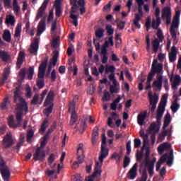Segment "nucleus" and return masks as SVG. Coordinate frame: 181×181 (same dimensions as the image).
I'll return each instance as SVG.
<instances>
[{
	"label": "nucleus",
	"instance_id": "57",
	"mask_svg": "<svg viewBox=\"0 0 181 181\" xmlns=\"http://www.w3.org/2000/svg\"><path fill=\"white\" fill-rule=\"evenodd\" d=\"M86 128H87V124H86V122L82 121L81 122V127H80L79 132H81V134H83L84 131H86Z\"/></svg>",
	"mask_w": 181,
	"mask_h": 181
},
{
	"label": "nucleus",
	"instance_id": "49",
	"mask_svg": "<svg viewBox=\"0 0 181 181\" xmlns=\"http://www.w3.org/2000/svg\"><path fill=\"white\" fill-rule=\"evenodd\" d=\"M106 30H107V35H109V36H111V35H114V28H112V25H107Z\"/></svg>",
	"mask_w": 181,
	"mask_h": 181
},
{
	"label": "nucleus",
	"instance_id": "41",
	"mask_svg": "<svg viewBox=\"0 0 181 181\" xmlns=\"http://www.w3.org/2000/svg\"><path fill=\"white\" fill-rule=\"evenodd\" d=\"M27 74L28 80H32L33 78V74H35V68L33 66L29 67Z\"/></svg>",
	"mask_w": 181,
	"mask_h": 181
},
{
	"label": "nucleus",
	"instance_id": "60",
	"mask_svg": "<svg viewBox=\"0 0 181 181\" xmlns=\"http://www.w3.org/2000/svg\"><path fill=\"white\" fill-rule=\"evenodd\" d=\"M111 95H110V93L108 91H105L103 97V101H108Z\"/></svg>",
	"mask_w": 181,
	"mask_h": 181
},
{
	"label": "nucleus",
	"instance_id": "22",
	"mask_svg": "<svg viewBox=\"0 0 181 181\" xmlns=\"http://www.w3.org/2000/svg\"><path fill=\"white\" fill-rule=\"evenodd\" d=\"M177 56V49L176 46L173 45L171 48V52L169 53V61L170 63L176 61V57Z\"/></svg>",
	"mask_w": 181,
	"mask_h": 181
},
{
	"label": "nucleus",
	"instance_id": "29",
	"mask_svg": "<svg viewBox=\"0 0 181 181\" xmlns=\"http://www.w3.org/2000/svg\"><path fill=\"white\" fill-rule=\"evenodd\" d=\"M160 41H159V40H158V38L154 39L152 42V47H153V51L154 52V53H157L158 50H159V46L160 45Z\"/></svg>",
	"mask_w": 181,
	"mask_h": 181
},
{
	"label": "nucleus",
	"instance_id": "26",
	"mask_svg": "<svg viewBox=\"0 0 181 181\" xmlns=\"http://www.w3.org/2000/svg\"><path fill=\"white\" fill-rule=\"evenodd\" d=\"M0 59H1L2 62L6 63L11 59V55L8 54V52L0 49Z\"/></svg>",
	"mask_w": 181,
	"mask_h": 181
},
{
	"label": "nucleus",
	"instance_id": "58",
	"mask_svg": "<svg viewBox=\"0 0 181 181\" xmlns=\"http://www.w3.org/2000/svg\"><path fill=\"white\" fill-rule=\"evenodd\" d=\"M37 101H39V95L35 94L31 100V104H33V105H37Z\"/></svg>",
	"mask_w": 181,
	"mask_h": 181
},
{
	"label": "nucleus",
	"instance_id": "51",
	"mask_svg": "<svg viewBox=\"0 0 181 181\" xmlns=\"http://www.w3.org/2000/svg\"><path fill=\"white\" fill-rule=\"evenodd\" d=\"M105 71V74H108L109 73L114 74L115 72V66H110L109 67H107Z\"/></svg>",
	"mask_w": 181,
	"mask_h": 181
},
{
	"label": "nucleus",
	"instance_id": "45",
	"mask_svg": "<svg viewBox=\"0 0 181 181\" xmlns=\"http://www.w3.org/2000/svg\"><path fill=\"white\" fill-rule=\"evenodd\" d=\"M104 29L103 28H99L98 30H96L95 31V37H97V39H101V37H103L104 36Z\"/></svg>",
	"mask_w": 181,
	"mask_h": 181
},
{
	"label": "nucleus",
	"instance_id": "62",
	"mask_svg": "<svg viewBox=\"0 0 181 181\" xmlns=\"http://www.w3.org/2000/svg\"><path fill=\"white\" fill-rule=\"evenodd\" d=\"M142 143L141 142V139H134V148H137L141 146V144Z\"/></svg>",
	"mask_w": 181,
	"mask_h": 181
},
{
	"label": "nucleus",
	"instance_id": "35",
	"mask_svg": "<svg viewBox=\"0 0 181 181\" xmlns=\"http://www.w3.org/2000/svg\"><path fill=\"white\" fill-rule=\"evenodd\" d=\"M121 100H122V98L121 97V95H118V97L113 101V103H112L110 104L111 110H112L113 111H116L117 105L118 103H119V101H121Z\"/></svg>",
	"mask_w": 181,
	"mask_h": 181
},
{
	"label": "nucleus",
	"instance_id": "55",
	"mask_svg": "<svg viewBox=\"0 0 181 181\" xmlns=\"http://www.w3.org/2000/svg\"><path fill=\"white\" fill-rule=\"evenodd\" d=\"M148 180V173L146 172V170H144L141 174V177L140 181H146Z\"/></svg>",
	"mask_w": 181,
	"mask_h": 181
},
{
	"label": "nucleus",
	"instance_id": "11",
	"mask_svg": "<svg viewBox=\"0 0 181 181\" xmlns=\"http://www.w3.org/2000/svg\"><path fill=\"white\" fill-rule=\"evenodd\" d=\"M46 158V151L42 148H37L33 154V160L36 161L41 160L43 162L44 159Z\"/></svg>",
	"mask_w": 181,
	"mask_h": 181
},
{
	"label": "nucleus",
	"instance_id": "8",
	"mask_svg": "<svg viewBox=\"0 0 181 181\" xmlns=\"http://www.w3.org/2000/svg\"><path fill=\"white\" fill-rule=\"evenodd\" d=\"M0 173L1 174L3 180L9 181L11 179V171H9V168L5 164V161L4 159L0 160Z\"/></svg>",
	"mask_w": 181,
	"mask_h": 181
},
{
	"label": "nucleus",
	"instance_id": "48",
	"mask_svg": "<svg viewBox=\"0 0 181 181\" xmlns=\"http://www.w3.org/2000/svg\"><path fill=\"white\" fill-rule=\"evenodd\" d=\"M15 22V16H9L6 18V23H7L8 25H13Z\"/></svg>",
	"mask_w": 181,
	"mask_h": 181
},
{
	"label": "nucleus",
	"instance_id": "54",
	"mask_svg": "<svg viewBox=\"0 0 181 181\" xmlns=\"http://www.w3.org/2000/svg\"><path fill=\"white\" fill-rule=\"evenodd\" d=\"M56 160V155L51 153L48 158V164L50 165Z\"/></svg>",
	"mask_w": 181,
	"mask_h": 181
},
{
	"label": "nucleus",
	"instance_id": "33",
	"mask_svg": "<svg viewBox=\"0 0 181 181\" xmlns=\"http://www.w3.org/2000/svg\"><path fill=\"white\" fill-rule=\"evenodd\" d=\"M78 118V117L77 116V113L76 112V110L71 111L69 125H74V123L76 122Z\"/></svg>",
	"mask_w": 181,
	"mask_h": 181
},
{
	"label": "nucleus",
	"instance_id": "9",
	"mask_svg": "<svg viewBox=\"0 0 181 181\" xmlns=\"http://www.w3.org/2000/svg\"><path fill=\"white\" fill-rule=\"evenodd\" d=\"M161 18L165 21L166 25H170L172 22V9L169 6L164 7L161 11Z\"/></svg>",
	"mask_w": 181,
	"mask_h": 181
},
{
	"label": "nucleus",
	"instance_id": "39",
	"mask_svg": "<svg viewBox=\"0 0 181 181\" xmlns=\"http://www.w3.org/2000/svg\"><path fill=\"white\" fill-rule=\"evenodd\" d=\"M21 32H22V24L18 23L16 28L15 34H14L15 37H20Z\"/></svg>",
	"mask_w": 181,
	"mask_h": 181
},
{
	"label": "nucleus",
	"instance_id": "47",
	"mask_svg": "<svg viewBox=\"0 0 181 181\" xmlns=\"http://www.w3.org/2000/svg\"><path fill=\"white\" fill-rule=\"evenodd\" d=\"M157 39L161 43L165 40V36H163V33L162 32V30H158L157 31Z\"/></svg>",
	"mask_w": 181,
	"mask_h": 181
},
{
	"label": "nucleus",
	"instance_id": "38",
	"mask_svg": "<svg viewBox=\"0 0 181 181\" xmlns=\"http://www.w3.org/2000/svg\"><path fill=\"white\" fill-rule=\"evenodd\" d=\"M155 16L157 19V26H160V9L159 7H157L155 10Z\"/></svg>",
	"mask_w": 181,
	"mask_h": 181
},
{
	"label": "nucleus",
	"instance_id": "5",
	"mask_svg": "<svg viewBox=\"0 0 181 181\" xmlns=\"http://www.w3.org/2000/svg\"><path fill=\"white\" fill-rule=\"evenodd\" d=\"M47 58L45 59L40 64L38 68V75L39 79L37 80V86L40 90H42L45 87V74H46V67H47Z\"/></svg>",
	"mask_w": 181,
	"mask_h": 181
},
{
	"label": "nucleus",
	"instance_id": "56",
	"mask_svg": "<svg viewBox=\"0 0 181 181\" xmlns=\"http://www.w3.org/2000/svg\"><path fill=\"white\" fill-rule=\"evenodd\" d=\"M12 0H4V5L5 8H7L8 9L12 8Z\"/></svg>",
	"mask_w": 181,
	"mask_h": 181
},
{
	"label": "nucleus",
	"instance_id": "63",
	"mask_svg": "<svg viewBox=\"0 0 181 181\" xmlns=\"http://www.w3.org/2000/svg\"><path fill=\"white\" fill-rule=\"evenodd\" d=\"M126 149H127V155H131V141H129L127 143Z\"/></svg>",
	"mask_w": 181,
	"mask_h": 181
},
{
	"label": "nucleus",
	"instance_id": "34",
	"mask_svg": "<svg viewBox=\"0 0 181 181\" xmlns=\"http://www.w3.org/2000/svg\"><path fill=\"white\" fill-rule=\"evenodd\" d=\"M23 60H25V53L21 52L19 53L17 59V67H18V69L23 64Z\"/></svg>",
	"mask_w": 181,
	"mask_h": 181
},
{
	"label": "nucleus",
	"instance_id": "52",
	"mask_svg": "<svg viewBox=\"0 0 181 181\" xmlns=\"http://www.w3.org/2000/svg\"><path fill=\"white\" fill-rule=\"evenodd\" d=\"M177 28H179V20L174 18L170 29H177Z\"/></svg>",
	"mask_w": 181,
	"mask_h": 181
},
{
	"label": "nucleus",
	"instance_id": "36",
	"mask_svg": "<svg viewBox=\"0 0 181 181\" xmlns=\"http://www.w3.org/2000/svg\"><path fill=\"white\" fill-rule=\"evenodd\" d=\"M3 39L9 43L11 42V31L9 30H5L3 33Z\"/></svg>",
	"mask_w": 181,
	"mask_h": 181
},
{
	"label": "nucleus",
	"instance_id": "28",
	"mask_svg": "<svg viewBox=\"0 0 181 181\" xmlns=\"http://www.w3.org/2000/svg\"><path fill=\"white\" fill-rule=\"evenodd\" d=\"M13 11L16 15H19L21 13V6H19L18 0H13Z\"/></svg>",
	"mask_w": 181,
	"mask_h": 181
},
{
	"label": "nucleus",
	"instance_id": "10",
	"mask_svg": "<svg viewBox=\"0 0 181 181\" xmlns=\"http://www.w3.org/2000/svg\"><path fill=\"white\" fill-rule=\"evenodd\" d=\"M156 80L153 82V88H157V90H162V85L163 84V64H162V71L160 73H156Z\"/></svg>",
	"mask_w": 181,
	"mask_h": 181
},
{
	"label": "nucleus",
	"instance_id": "23",
	"mask_svg": "<svg viewBox=\"0 0 181 181\" xmlns=\"http://www.w3.org/2000/svg\"><path fill=\"white\" fill-rule=\"evenodd\" d=\"M109 151L106 147H102L100 150V156H99V160L103 164V162H104V159L108 156Z\"/></svg>",
	"mask_w": 181,
	"mask_h": 181
},
{
	"label": "nucleus",
	"instance_id": "13",
	"mask_svg": "<svg viewBox=\"0 0 181 181\" xmlns=\"http://www.w3.org/2000/svg\"><path fill=\"white\" fill-rule=\"evenodd\" d=\"M3 146L6 149H8V148H11L13 144V140L12 139V136L10 134H6L2 141Z\"/></svg>",
	"mask_w": 181,
	"mask_h": 181
},
{
	"label": "nucleus",
	"instance_id": "21",
	"mask_svg": "<svg viewBox=\"0 0 181 181\" xmlns=\"http://www.w3.org/2000/svg\"><path fill=\"white\" fill-rule=\"evenodd\" d=\"M146 168H148V173L150 175V176H153V169L155 168V160L152 161L151 163V161H149V159H147L146 161V164H145Z\"/></svg>",
	"mask_w": 181,
	"mask_h": 181
},
{
	"label": "nucleus",
	"instance_id": "44",
	"mask_svg": "<svg viewBox=\"0 0 181 181\" xmlns=\"http://www.w3.org/2000/svg\"><path fill=\"white\" fill-rule=\"evenodd\" d=\"M129 163H131V158L127 156H124V158L123 160L124 169H126V168H128V166H129Z\"/></svg>",
	"mask_w": 181,
	"mask_h": 181
},
{
	"label": "nucleus",
	"instance_id": "31",
	"mask_svg": "<svg viewBox=\"0 0 181 181\" xmlns=\"http://www.w3.org/2000/svg\"><path fill=\"white\" fill-rule=\"evenodd\" d=\"M136 2L138 5L139 13L137 15H139L140 18H142V16H144V11H142V6L144 5V0H136Z\"/></svg>",
	"mask_w": 181,
	"mask_h": 181
},
{
	"label": "nucleus",
	"instance_id": "24",
	"mask_svg": "<svg viewBox=\"0 0 181 181\" xmlns=\"http://www.w3.org/2000/svg\"><path fill=\"white\" fill-rule=\"evenodd\" d=\"M11 74V70L9 68H6L3 73V77L0 80V86H4L5 83H6V80H8V77H9V74Z\"/></svg>",
	"mask_w": 181,
	"mask_h": 181
},
{
	"label": "nucleus",
	"instance_id": "27",
	"mask_svg": "<svg viewBox=\"0 0 181 181\" xmlns=\"http://www.w3.org/2000/svg\"><path fill=\"white\" fill-rule=\"evenodd\" d=\"M23 142H25V134L21 133L19 141L17 143V145L14 148L19 151L21 149V146H23Z\"/></svg>",
	"mask_w": 181,
	"mask_h": 181
},
{
	"label": "nucleus",
	"instance_id": "46",
	"mask_svg": "<svg viewBox=\"0 0 181 181\" xmlns=\"http://www.w3.org/2000/svg\"><path fill=\"white\" fill-rule=\"evenodd\" d=\"M47 124H49V120L45 119L41 124V128L40 129V132H45L46 131V128H47Z\"/></svg>",
	"mask_w": 181,
	"mask_h": 181
},
{
	"label": "nucleus",
	"instance_id": "50",
	"mask_svg": "<svg viewBox=\"0 0 181 181\" xmlns=\"http://www.w3.org/2000/svg\"><path fill=\"white\" fill-rule=\"evenodd\" d=\"M77 156H78V163H83L84 162V153H77Z\"/></svg>",
	"mask_w": 181,
	"mask_h": 181
},
{
	"label": "nucleus",
	"instance_id": "25",
	"mask_svg": "<svg viewBox=\"0 0 181 181\" xmlns=\"http://www.w3.org/2000/svg\"><path fill=\"white\" fill-rule=\"evenodd\" d=\"M57 59H59V51L54 50L52 58L50 59L49 65L54 67L57 64Z\"/></svg>",
	"mask_w": 181,
	"mask_h": 181
},
{
	"label": "nucleus",
	"instance_id": "20",
	"mask_svg": "<svg viewBox=\"0 0 181 181\" xmlns=\"http://www.w3.org/2000/svg\"><path fill=\"white\" fill-rule=\"evenodd\" d=\"M181 83V77L180 75H175L173 83H171V88L174 91L177 90V87L180 86Z\"/></svg>",
	"mask_w": 181,
	"mask_h": 181
},
{
	"label": "nucleus",
	"instance_id": "40",
	"mask_svg": "<svg viewBox=\"0 0 181 181\" xmlns=\"http://www.w3.org/2000/svg\"><path fill=\"white\" fill-rule=\"evenodd\" d=\"M168 134L169 131L164 129L163 132L158 136V141L163 142V141H165V138Z\"/></svg>",
	"mask_w": 181,
	"mask_h": 181
},
{
	"label": "nucleus",
	"instance_id": "42",
	"mask_svg": "<svg viewBox=\"0 0 181 181\" xmlns=\"http://www.w3.org/2000/svg\"><path fill=\"white\" fill-rule=\"evenodd\" d=\"M141 21V16L139 14H136L135 18L134 19V24L138 29H141V24H139V21Z\"/></svg>",
	"mask_w": 181,
	"mask_h": 181
},
{
	"label": "nucleus",
	"instance_id": "16",
	"mask_svg": "<svg viewBox=\"0 0 181 181\" xmlns=\"http://www.w3.org/2000/svg\"><path fill=\"white\" fill-rule=\"evenodd\" d=\"M46 30V18H42L37 27V35L40 36Z\"/></svg>",
	"mask_w": 181,
	"mask_h": 181
},
{
	"label": "nucleus",
	"instance_id": "7",
	"mask_svg": "<svg viewBox=\"0 0 181 181\" xmlns=\"http://www.w3.org/2000/svg\"><path fill=\"white\" fill-rule=\"evenodd\" d=\"M53 101H54V90H50L44 102V107H48L45 110V114L47 117H49L50 113L53 112V107H54Z\"/></svg>",
	"mask_w": 181,
	"mask_h": 181
},
{
	"label": "nucleus",
	"instance_id": "18",
	"mask_svg": "<svg viewBox=\"0 0 181 181\" xmlns=\"http://www.w3.org/2000/svg\"><path fill=\"white\" fill-rule=\"evenodd\" d=\"M147 117H148V111L146 110V111L140 112L137 116V122H138L139 125L142 127V125H144Z\"/></svg>",
	"mask_w": 181,
	"mask_h": 181
},
{
	"label": "nucleus",
	"instance_id": "37",
	"mask_svg": "<svg viewBox=\"0 0 181 181\" xmlns=\"http://www.w3.org/2000/svg\"><path fill=\"white\" fill-rule=\"evenodd\" d=\"M98 127H95L93 129V132L92 133V142L93 144L95 143V141H97V137L98 136Z\"/></svg>",
	"mask_w": 181,
	"mask_h": 181
},
{
	"label": "nucleus",
	"instance_id": "64",
	"mask_svg": "<svg viewBox=\"0 0 181 181\" xmlns=\"http://www.w3.org/2000/svg\"><path fill=\"white\" fill-rule=\"evenodd\" d=\"M146 28L147 32L148 30H149V29H151V17L147 18V20L146 21Z\"/></svg>",
	"mask_w": 181,
	"mask_h": 181
},
{
	"label": "nucleus",
	"instance_id": "30",
	"mask_svg": "<svg viewBox=\"0 0 181 181\" xmlns=\"http://www.w3.org/2000/svg\"><path fill=\"white\" fill-rule=\"evenodd\" d=\"M170 121H172V117L170 116V114L167 113L164 117L163 129H166V128H168V125L170 124Z\"/></svg>",
	"mask_w": 181,
	"mask_h": 181
},
{
	"label": "nucleus",
	"instance_id": "61",
	"mask_svg": "<svg viewBox=\"0 0 181 181\" xmlns=\"http://www.w3.org/2000/svg\"><path fill=\"white\" fill-rule=\"evenodd\" d=\"M125 25H127V22L120 21L119 23L117 24V27L119 29L122 30V29L125 28Z\"/></svg>",
	"mask_w": 181,
	"mask_h": 181
},
{
	"label": "nucleus",
	"instance_id": "32",
	"mask_svg": "<svg viewBox=\"0 0 181 181\" xmlns=\"http://www.w3.org/2000/svg\"><path fill=\"white\" fill-rule=\"evenodd\" d=\"M170 108L174 114H175V112H177V110H179V108H180V105L177 103V98H175V100L173 102Z\"/></svg>",
	"mask_w": 181,
	"mask_h": 181
},
{
	"label": "nucleus",
	"instance_id": "59",
	"mask_svg": "<svg viewBox=\"0 0 181 181\" xmlns=\"http://www.w3.org/2000/svg\"><path fill=\"white\" fill-rule=\"evenodd\" d=\"M25 91L27 93L26 96L28 97V98H30L32 97V89L30 88V86H27Z\"/></svg>",
	"mask_w": 181,
	"mask_h": 181
},
{
	"label": "nucleus",
	"instance_id": "2",
	"mask_svg": "<svg viewBox=\"0 0 181 181\" xmlns=\"http://www.w3.org/2000/svg\"><path fill=\"white\" fill-rule=\"evenodd\" d=\"M168 103V95L164 94L160 102V104L157 109V115H156V123L153 122L150 124V127L148 128V131L150 132H153V134L151 135V139L153 142H155V136L158 132H159V129H160V120L162 119V117H163V114L165 112V108L166 107V104Z\"/></svg>",
	"mask_w": 181,
	"mask_h": 181
},
{
	"label": "nucleus",
	"instance_id": "6",
	"mask_svg": "<svg viewBox=\"0 0 181 181\" xmlns=\"http://www.w3.org/2000/svg\"><path fill=\"white\" fill-rule=\"evenodd\" d=\"M175 156H173V150H170L169 153H165L161 156L156 165V172H159L162 163L166 162L168 166L170 168L173 165V159Z\"/></svg>",
	"mask_w": 181,
	"mask_h": 181
},
{
	"label": "nucleus",
	"instance_id": "12",
	"mask_svg": "<svg viewBox=\"0 0 181 181\" xmlns=\"http://www.w3.org/2000/svg\"><path fill=\"white\" fill-rule=\"evenodd\" d=\"M49 1L50 0H44L42 6L38 9L35 21L40 19V18H43V14L46 12V8H47V5L49 4Z\"/></svg>",
	"mask_w": 181,
	"mask_h": 181
},
{
	"label": "nucleus",
	"instance_id": "53",
	"mask_svg": "<svg viewBox=\"0 0 181 181\" xmlns=\"http://www.w3.org/2000/svg\"><path fill=\"white\" fill-rule=\"evenodd\" d=\"M33 135H35V132L33 129L30 130L27 133V142L31 141L32 138H33Z\"/></svg>",
	"mask_w": 181,
	"mask_h": 181
},
{
	"label": "nucleus",
	"instance_id": "4",
	"mask_svg": "<svg viewBox=\"0 0 181 181\" xmlns=\"http://www.w3.org/2000/svg\"><path fill=\"white\" fill-rule=\"evenodd\" d=\"M156 73H162V64L158 63V60L153 59L151 71L148 73L147 77V86H146V90H151V88H152L151 83L153 80V77H155Z\"/></svg>",
	"mask_w": 181,
	"mask_h": 181
},
{
	"label": "nucleus",
	"instance_id": "3",
	"mask_svg": "<svg viewBox=\"0 0 181 181\" xmlns=\"http://www.w3.org/2000/svg\"><path fill=\"white\" fill-rule=\"evenodd\" d=\"M71 5L72 6L70 11V18L73 19L74 26H78V18L74 13H76V9H78V6H80L81 15L86 13V0H74V2H71Z\"/></svg>",
	"mask_w": 181,
	"mask_h": 181
},
{
	"label": "nucleus",
	"instance_id": "17",
	"mask_svg": "<svg viewBox=\"0 0 181 181\" xmlns=\"http://www.w3.org/2000/svg\"><path fill=\"white\" fill-rule=\"evenodd\" d=\"M171 145L170 144L168 143V142H165L162 144H160L158 147V152L159 155H163L165 151H170V148H171Z\"/></svg>",
	"mask_w": 181,
	"mask_h": 181
},
{
	"label": "nucleus",
	"instance_id": "43",
	"mask_svg": "<svg viewBox=\"0 0 181 181\" xmlns=\"http://www.w3.org/2000/svg\"><path fill=\"white\" fill-rule=\"evenodd\" d=\"M47 139H49V134H46L43 136V140L41 141L40 146L38 148H41V149H43V148L46 146V144H47Z\"/></svg>",
	"mask_w": 181,
	"mask_h": 181
},
{
	"label": "nucleus",
	"instance_id": "19",
	"mask_svg": "<svg viewBox=\"0 0 181 181\" xmlns=\"http://www.w3.org/2000/svg\"><path fill=\"white\" fill-rule=\"evenodd\" d=\"M37 50H39V38H35L30 45V52L32 54H37Z\"/></svg>",
	"mask_w": 181,
	"mask_h": 181
},
{
	"label": "nucleus",
	"instance_id": "14",
	"mask_svg": "<svg viewBox=\"0 0 181 181\" xmlns=\"http://www.w3.org/2000/svg\"><path fill=\"white\" fill-rule=\"evenodd\" d=\"M136 172H138V163H134L127 173V177L131 180H134L136 177Z\"/></svg>",
	"mask_w": 181,
	"mask_h": 181
},
{
	"label": "nucleus",
	"instance_id": "15",
	"mask_svg": "<svg viewBox=\"0 0 181 181\" xmlns=\"http://www.w3.org/2000/svg\"><path fill=\"white\" fill-rule=\"evenodd\" d=\"M150 96V105L151 107L150 110L151 112H155V110H156V104H158V101H159V97L156 95L152 96V95H149Z\"/></svg>",
	"mask_w": 181,
	"mask_h": 181
},
{
	"label": "nucleus",
	"instance_id": "1",
	"mask_svg": "<svg viewBox=\"0 0 181 181\" xmlns=\"http://www.w3.org/2000/svg\"><path fill=\"white\" fill-rule=\"evenodd\" d=\"M20 91L21 86H17L14 91V103H16L17 100H18L20 103L17 104L16 121H15L13 115L9 116L8 119V126L13 129L22 127L23 115L24 113L28 114V112H29V106H28L26 100L19 95Z\"/></svg>",
	"mask_w": 181,
	"mask_h": 181
}]
</instances>
